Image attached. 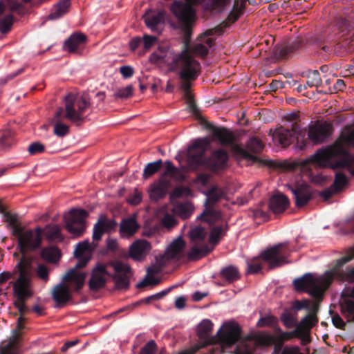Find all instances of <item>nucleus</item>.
<instances>
[{
	"label": "nucleus",
	"instance_id": "f257e3e1",
	"mask_svg": "<svg viewBox=\"0 0 354 354\" xmlns=\"http://www.w3.org/2000/svg\"><path fill=\"white\" fill-rule=\"evenodd\" d=\"M346 147H354V122L352 126L344 128L333 145L319 149L309 158L301 160L300 166L306 171H311L313 167L333 169L350 167L354 162V154L351 153Z\"/></svg>",
	"mask_w": 354,
	"mask_h": 354
},
{
	"label": "nucleus",
	"instance_id": "f03ea898",
	"mask_svg": "<svg viewBox=\"0 0 354 354\" xmlns=\"http://www.w3.org/2000/svg\"><path fill=\"white\" fill-rule=\"evenodd\" d=\"M354 259V247L350 249L347 255L337 260L335 266L323 275L314 277L311 273H306L301 277L293 281L295 289L297 292L308 293L312 297L319 301L322 299L324 292L329 288L335 278L343 281L354 282V268L346 271L340 270L345 263Z\"/></svg>",
	"mask_w": 354,
	"mask_h": 354
},
{
	"label": "nucleus",
	"instance_id": "7ed1b4c3",
	"mask_svg": "<svg viewBox=\"0 0 354 354\" xmlns=\"http://www.w3.org/2000/svg\"><path fill=\"white\" fill-rule=\"evenodd\" d=\"M213 323L209 319H203L197 327V335L201 340L199 345H195L186 350L196 348L195 354L201 348L209 346L203 354H221L226 348L235 344L241 338V329L234 322L225 323L216 335L212 336Z\"/></svg>",
	"mask_w": 354,
	"mask_h": 354
},
{
	"label": "nucleus",
	"instance_id": "20e7f679",
	"mask_svg": "<svg viewBox=\"0 0 354 354\" xmlns=\"http://www.w3.org/2000/svg\"><path fill=\"white\" fill-rule=\"evenodd\" d=\"M210 142V140L207 138H199L189 147L186 159L188 170L196 171L205 165L212 171L223 170L227 167L229 155L223 149L214 150L209 157L207 158L205 157Z\"/></svg>",
	"mask_w": 354,
	"mask_h": 354
},
{
	"label": "nucleus",
	"instance_id": "39448f33",
	"mask_svg": "<svg viewBox=\"0 0 354 354\" xmlns=\"http://www.w3.org/2000/svg\"><path fill=\"white\" fill-rule=\"evenodd\" d=\"M65 109L59 108L55 114L54 133L63 138L69 133V126L62 122L66 118L77 126L84 121V113L91 106L90 99L87 95H76L68 93L64 97Z\"/></svg>",
	"mask_w": 354,
	"mask_h": 354
},
{
	"label": "nucleus",
	"instance_id": "423d86ee",
	"mask_svg": "<svg viewBox=\"0 0 354 354\" xmlns=\"http://www.w3.org/2000/svg\"><path fill=\"white\" fill-rule=\"evenodd\" d=\"M14 272L19 273V277L12 282L13 292L17 298L14 306L19 312L20 316L29 312L26 305V300L33 295L32 290V270L31 261L26 258H22L15 266Z\"/></svg>",
	"mask_w": 354,
	"mask_h": 354
},
{
	"label": "nucleus",
	"instance_id": "0eeeda50",
	"mask_svg": "<svg viewBox=\"0 0 354 354\" xmlns=\"http://www.w3.org/2000/svg\"><path fill=\"white\" fill-rule=\"evenodd\" d=\"M172 66L178 68V75L180 80V89L184 93L186 103L194 101L191 93L192 82H194L201 73V64L187 50H183L177 55L172 62Z\"/></svg>",
	"mask_w": 354,
	"mask_h": 354
},
{
	"label": "nucleus",
	"instance_id": "6e6552de",
	"mask_svg": "<svg viewBox=\"0 0 354 354\" xmlns=\"http://www.w3.org/2000/svg\"><path fill=\"white\" fill-rule=\"evenodd\" d=\"M118 225L117 222L114 219L108 218L104 215H100L97 222L94 224L93 230V241L91 244L89 241H84L80 242L74 251V255L77 259V262L73 269H81L84 268L90 260V257L85 255L86 252H91L94 250L97 244V242L102 239L104 233H110L114 231Z\"/></svg>",
	"mask_w": 354,
	"mask_h": 354
},
{
	"label": "nucleus",
	"instance_id": "1a4fd4ad",
	"mask_svg": "<svg viewBox=\"0 0 354 354\" xmlns=\"http://www.w3.org/2000/svg\"><path fill=\"white\" fill-rule=\"evenodd\" d=\"M290 250L286 243H281L275 245L263 251L257 257L247 261V274H254L259 272L262 269L261 261L268 265L270 270L274 269L287 264L289 261Z\"/></svg>",
	"mask_w": 354,
	"mask_h": 354
},
{
	"label": "nucleus",
	"instance_id": "9d476101",
	"mask_svg": "<svg viewBox=\"0 0 354 354\" xmlns=\"http://www.w3.org/2000/svg\"><path fill=\"white\" fill-rule=\"evenodd\" d=\"M174 1L170 6V10L177 19L178 28L183 34V50H189L192 35V26L195 20V10L192 4H197L202 0Z\"/></svg>",
	"mask_w": 354,
	"mask_h": 354
},
{
	"label": "nucleus",
	"instance_id": "9b49d317",
	"mask_svg": "<svg viewBox=\"0 0 354 354\" xmlns=\"http://www.w3.org/2000/svg\"><path fill=\"white\" fill-rule=\"evenodd\" d=\"M226 196L224 189L217 186L212 187L207 193L205 202V209L198 217L209 224L214 223L221 218V213L214 209V206Z\"/></svg>",
	"mask_w": 354,
	"mask_h": 354
},
{
	"label": "nucleus",
	"instance_id": "f8f14e48",
	"mask_svg": "<svg viewBox=\"0 0 354 354\" xmlns=\"http://www.w3.org/2000/svg\"><path fill=\"white\" fill-rule=\"evenodd\" d=\"M43 229L40 227H36L33 230H28L24 232L19 239V247L22 257L19 259L18 262L22 259L26 258L31 261L32 266V261L31 258L26 257V254L28 251H33L39 248L41 245ZM33 271V267L32 266Z\"/></svg>",
	"mask_w": 354,
	"mask_h": 354
},
{
	"label": "nucleus",
	"instance_id": "ddd939ff",
	"mask_svg": "<svg viewBox=\"0 0 354 354\" xmlns=\"http://www.w3.org/2000/svg\"><path fill=\"white\" fill-rule=\"evenodd\" d=\"M88 213L83 209H73L65 216L66 228L75 236H80L86 229V218Z\"/></svg>",
	"mask_w": 354,
	"mask_h": 354
},
{
	"label": "nucleus",
	"instance_id": "4468645a",
	"mask_svg": "<svg viewBox=\"0 0 354 354\" xmlns=\"http://www.w3.org/2000/svg\"><path fill=\"white\" fill-rule=\"evenodd\" d=\"M109 267H111L109 261L106 263H97L92 269L88 281V287L91 290L98 291L105 286L108 277H111V272L108 270Z\"/></svg>",
	"mask_w": 354,
	"mask_h": 354
},
{
	"label": "nucleus",
	"instance_id": "2eb2a0df",
	"mask_svg": "<svg viewBox=\"0 0 354 354\" xmlns=\"http://www.w3.org/2000/svg\"><path fill=\"white\" fill-rule=\"evenodd\" d=\"M223 32L222 26H217L214 28L207 30L201 37L200 42L195 44L192 48L194 54L205 57L209 53V48L214 44V39L209 37L213 35H221Z\"/></svg>",
	"mask_w": 354,
	"mask_h": 354
},
{
	"label": "nucleus",
	"instance_id": "dca6fc26",
	"mask_svg": "<svg viewBox=\"0 0 354 354\" xmlns=\"http://www.w3.org/2000/svg\"><path fill=\"white\" fill-rule=\"evenodd\" d=\"M109 264L115 271V273H111V277L113 279L116 288L127 289L130 283L129 276L131 272L130 266L120 261H111Z\"/></svg>",
	"mask_w": 354,
	"mask_h": 354
},
{
	"label": "nucleus",
	"instance_id": "f3484780",
	"mask_svg": "<svg viewBox=\"0 0 354 354\" xmlns=\"http://www.w3.org/2000/svg\"><path fill=\"white\" fill-rule=\"evenodd\" d=\"M333 131L332 124L326 122H317L309 127L308 139L314 144L318 145L326 141Z\"/></svg>",
	"mask_w": 354,
	"mask_h": 354
},
{
	"label": "nucleus",
	"instance_id": "a211bd4d",
	"mask_svg": "<svg viewBox=\"0 0 354 354\" xmlns=\"http://www.w3.org/2000/svg\"><path fill=\"white\" fill-rule=\"evenodd\" d=\"M26 319L20 316L17 322L13 338L0 348V354H19V344L22 335V330L25 328Z\"/></svg>",
	"mask_w": 354,
	"mask_h": 354
},
{
	"label": "nucleus",
	"instance_id": "6ab92c4d",
	"mask_svg": "<svg viewBox=\"0 0 354 354\" xmlns=\"http://www.w3.org/2000/svg\"><path fill=\"white\" fill-rule=\"evenodd\" d=\"M354 286L346 288L342 292L339 301L341 311L348 322H354Z\"/></svg>",
	"mask_w": 354,
	"mask_h": 354
},
{
	"label": "nucleus",
	"instance_id": "aec40b11",
	"mask_svg": "<svg viewBox=\"0 0 354 354\" xmlns=\"http://www.w3.org/2000/svg\"><path fill=\"white\" fill-rule=\"evenodd\" d=\"M288 188L292 193L297 207H304L313 198L310 187L306 183L288 185Z\"/></svg>",
	"mask_w": 354,
	"mask_h": 354
},
{
	"label": "nucleus",
	"instance_id": "412c9836",
	"mask_svg": "<svg viewBox=\"0 0 354 354\" xmlns=\"http://www.w3.org/2000/svg\"><path fill=\"white\" fill-rule=\"evenodd\" d=\"M246 147L247 149L238 147L236 152L243 158L256 162L258 160V158L254 154L260 153L263 149L264 145L261 140L252 137L247 142Z\"/></svg>",
	"mask_w": 354,
	"mask_h": 354
},
{
	"label": "nucleus",
	"instance_id": "4be33fe9",
	"mask_svg": "<svg viewBox=\"0 0 354 354\" xmlns=\"http://www.w3.org/2000/svg\"><path fill=\"white\" fill-rule=\"evenodd\" d=\"M183 51V50L180 53L175 54L166 47H159L157 50L151 54L149 59L153 64L165 63L171 70H179L178 68L173 67L171 64L174 59Z\"/></svg>",
	"mask_w": 354,
	"mask_h": 354
},
{
	"label": "nucleus",
	"instance_id": "5701e85b",
	"mask_svg": "<svg viewBox=\"0 0 354 354\" xmlns=\"http://www.w3.org/2000/svg\"><path fill=\"white\" fill-rule=\"evenodd\" d=\"M65 281L57 284L52 290V298L56 302L57 307H61L72 299L70 288Z\"/></svg>",
	"mask_w": 354,
	"mask_h": 354
},
{
	"label": "nucleus",
	"instance_id": "b1692460",
	"mask_svg": "<svg viewBox=\"0 0 354 354\" xmlns=\"http://www.w3.org/2000/svg\"><path fill=\"white\" fill-rule=\"evenodd\" d=\"M170 183L162 176L160 179L153 182L149 189V197L151 201H158L165 198L168 192Z\"/></svg>",
	"mask_w": 354,
	"mask_h": 354
},
{
	"label": "nucleus",
	"instance_id": "393cba45",
	"mask_svg": "<svg viewBox=\"0 0 354 354\" xmlns=\"http://www.w3.org/2000/svg\"><path fill=\"white\" fill-rule=\"evenodd\" d=\"M86 36L81 32L72 34L64 44V49L71 53H78L86 42Z\"/></svg>",
	"mask_w": 354,
	"mask_h": 354
},
{
	"label": "nucleus",
	"instance_id": "a878e982",
	"mask_svg": "<svg viewBox=\"0 0 354 354\" xmlns=\"http://www.w3.org/2000/svg\"><path fill=\"white\" fill-rule=\"evenodd\" d=\"M143 19L146 26L149 28L152 32H160V30L158 26L164 24L165 12L162 10H149L145 14Z\"/></svg>",
	"mask_w": 354,
	"mask_h": 354
},
{
	"label": "nucleus",
	"instance_id": "bb28decb",
	"mask_svg": "<svg viewBox=\"0 0 354 354\" xmlns=\"http://www.w3.org/2000/svg\"><path fill=\"white\" fill-rule=\"evenodd\" d=\"M151 249V243L146 240L135 241L129 248V256L134 260H141L149 253Z\"/></svg>",
	"mask_w": 354,
	"mask_h": 354
},
{
	"label": "nucleus",
	"instance_id": "cd10ccee",
	"mask_svg": "<svg viewBox=\"0 0 354 354\" xmlns=\"http://www.w3.org/2000/svg\"><path fill=\"white\" fill-rule=\"evenodd\" d=\"M207 128L212 130V136L214 138L218 140L222 145H232L235 138L233 133L225 127H214L211 124H208Z\"/></svg>",
	"mask_w": 354,
	"mask_h": 354
},
{
	"label": "nucleus",
	"instance_id": "c85d7f7f",
	"mask_svg": "<svg viewBox=\"0 0 354 354\" xmlns=\"http://www.w3.org/2000/svg\"><path fill=\"white\" fill-rule=\"evenodd\" d=\"M304 44V41L302 39L297 38L286 45L278 48L275 54L281 59H288L292 53L301 48Z\"/></svg>",
	"mask_w": 354,
	"mask_h": 354
},
{
	"label": "nucleus",
	"instance_id": "c756f323",
	"mask_svg": "<svg viewBox=\"0 0 354 354\" xmlns=\"http://www.w3.org/2000/svg\"><path fill=\"white\" fill-rule=\"evenodd\" d=\"M185 247V241L181 237H178L171 243L165 254L168 259L180 260L183 257V251Z\"/></svg>",
	"mask_w": 354,
	"mask_h": 354
},
{
	"label": "nucleus",
	"instance_id": "7c9ffc66",
	"mask_svg": "<svg viewBox=\"0 0 354 354\" xmlns=\"http://www.w3.org/2000/svg\"><path fill=\"white\" fill-rule=\"evenodd\" d=\"M288 198L283 194L273 195L269 201V208L274 214H279L284 212L289 206Z\"/></svg>",
	"mask_w": 354,
	"mask_h": 354
},
{
	"label": "nucleus",
	"instance_id": "2f4dec72",
	"mask_svg": "<svg viewBox=\"0 0 354 354\" xmlns=\"http://www.w3.org/2000/svg\"><path fill=\"white\" fill-rule=\"evenodd\" d=\"M295 134L292 130L280 127L274 131L272 136L273 139L277 141L281 146L286 147L292 143Z\"/></svg>",
	"mask_w": 354,
	"mask_h": 354
},
{
	"label": "nucleus",
	"instance_id": "473e14b6",
	"mask_svg": "<svg viewBox=\"0 0 354 354\" xmlns=\"http://www.w3.org/2000/svg\"><path fill=\"white\" fill-rule=\"evenodd\" d=\"M162 267L160 265H153L147 270V276L145 279L137 284V288H142L147 286H156L160 283V279L153 275L161 272Z\"/></svg>",
	"mask_w": 354,
	"mask_h": 354
},
{
	"label": "nucleus",
	"instance_id": "72a5a7b5",
	"mask_svg": "<svg viewBox=\"0 0 354 354\" xmlns=\"http://www.w3.org/2000/svg\"><path fill=\"white\" fill-rule=\"evenodd\" d=\"M86 274L84 272H77L75 269H71L63 277L62 281L67 282L71 281L74 283V290L79 292L83 287Z\"/></svg>",
	"mask_w": 354,
	"mask_h": 354
},
{
	"label": "nucleus",
	"instance_id": "f704fd0d",
	"mask_svg": "<svg viewBox=\"0 0 354 354\" xmlns=\"http://www.w3.org/2000/svg\"><path fill=\"white\" fill-rule=\"evenodd\" d=\"M140 228L136 216L124 218L120 225V232L122 235H133Z\"/></svg>",
	"mask_w": 354,
	"mask_h": 354
},
{
	"label": "nucleus",
	"instance_id": "c9c22d12",
	"mask_svg": "<svg viewBox=\"0 0 354 354\" xmlns=\"http://www.w3.org/2000/svg\"><path fill=\"white\" fill-rule=\"evenodd\" d=\"M165 171L161 174L163 178L169 176L171 178L176 181L183 182L186 180V175L185 174L184 168L179 169L176 167L172 162L167 160L165 162Z\"/></svg>",
	"mask_w": 354,
	"mask_h": 354
},
{
	"label": "nucleus",
	"instance_id": "e433bc0d",
	"mask_svg": "<svg viewBox=\"0 0 354 354\" xmlns=\"http://www.w3.org/2000/svg\"><path fill=\"white\" fill-rule=\"evenodd\" d=\"M244 2L245 1L243 0L239 5V0H234L233 10L230 12L227 18L219 25L222 26L223 30L226 28L229 27L232 24L236 21L240 17L242 14V9L243 8Z\"/></svg>",
	"mask_w": 354,
	"mask_h": 354
},
{
	"label": "nucleus",
	"instance_id": "4c0bfd02",
	"mask_svg": "<svg viewBox=\"0 0 354 354\" xmlns=\"http://www.w3.org/2000/svg\"><path fill=\"white\" fill-rule=\"evenodd\" d=\"M220 277L229 283L238 281L241 278V274L234 266L230 265L223 268L220 271Z\"/></svg>",
	"mask_w": 354,
	"mask_h": 354
},
{
	"label": "nucleus",
	"instance_id": "58836bf2",
	"mask_svg": "<svg viewBox=\"0 0 354 354\" xmlns=\"http://www.w3.org/2000/svg\"><path fill=\"white\" fill-rule=\"evenodd\" d=\"M212 249L209 248L207 243L192 245L190 251L187 254V257L191 261H196L207 255Z\"/></svg>",
	"mask_w": 354,
	"mask_h": 354
},
{
	"label": "nucleus",
	"instance_id": "ea45409f",
	"mask_svg": "<svg viewBox=\"0 0 354 354\" xmlns=\"http://www.w3.org/2000/svg\"><path fill=\"white\" fill-rule=\"evenodd\" d=\"M188 234L192 245L206 243L205 241L207 232L205 227L196 226L189 231Z\"/></svg>",
	"mask_w": 354,
	"mask_h": 354
},
{
	"label": "nucleus",
	"instance_id": "a19ab883",
	"mask_svg": "<svg viewBox=\"0 0 354 354\" xmlns=\"http://www.w3.org/2000/svg\"><path fill=\"white\" fill-rule=\"evenodd\" d=\"M71 6V0H61L55 6L48 15L51 20L57 19L66 15Z\"/></svg>",
	"mask_w": 354,
	"mask_h": 354
},
{
	"label": "nucleus",
	"instance_id": "79ce46f5",
	"mask_svg": "<svg viewBox=\"0 0 354 354\" xmlns=\"http://www.w3.org/2000/svg\"><path fill=\"white\" fill-rule=\"evenodd\" d=\"M194 211L192 205L189 202L178 203L174 205L173 212L182 219H187L191 216Z\"/></svg>",
	"mask_w": 354,
	"mask_h": 354
},
{
	"label": "nucleus",
	"instance_id": "37998d69",
	"mask_svg": "<svg viewBox=\"0 0 354 354\" xmlns=\"http://www.w3.org/2000/svg\"><path fill=\"white\" fill-rule=\"evenodd\" d=\"M60 254V250L55 246L44 248L41 251V258L50 263H55L58 261Z\"/></svg>",
	"mask_w": 354,
	"mask_h": 354
},
{
	"label": "nucleus",
	"instance_id": "c03bdc74",
	"mask_svg": "<svg viewBox=\"0 0 354 354\" xmlns=\"http://www.w3.org/2000/svg\"><path fill=\"white\" fill-rule=\"evenodd\" d=\"M319 306L318 302H314L311 305L310 304H309V308H307L308 314L304 317H308L307 322H305L306 326H307V328L311 329L318 323L319 319L317 314L319 311Z\"/></svg>",
	"mask_w": 354,
	"mask_h": 354
},
{
	"label": "nucleus",
	"instance_id": "a18cd8bd",
	"mask_svg": "<svg viewBox=\"0 0 354 354\" xmlns=\"http://www.w3.org/2000/svg\"><path fill=\"white\" fill-rule=\"evenodd\" d=\"M308 42L317 47H320L326 53H330L332 51V46L328 44H328V41L326 39L325 35L324 34L315 35L310 38H308Z\"/></svg>",
	"mask_w": 354,
	"mask_h": 354
},
{
	"label": "nucleus",
	"instance_id": "49530a36",
	"mask_svg": "<svg viewBox=\"0 0 354 354\" xmlns=\"http://www.w3.org/2000/svg\"><path fill=\"white\" fill-rule=\"evenodd\" d=\"M15 142V133L10 129L3 130L0 136V148L6 150Z\"/></svg>",
	"mask_w": 354,
	"mask_h": 354
},
{
	"label": "nucleus",
	"instance_id": "de8ad7c7",
	"mask_svg": "<svg viewBox=\"0 0 354 354\" xmlns=\"http://www.w3.org/2000/svg\"><path fill=\"white\" fill-rule=\"evenodd\" d=\"M47 231L45 234L46 239L49 241H59L64 240V236L61 233V228L58 225H46Z\"/></svg>",
	"mask_w": 354,
	"mask_h": 354
},
{
	"label": "nucleus",
	"instance_id": "09e8293b",
	"mask_svg": "<svg viewBox=\"0 0 354 354\" xmlns=\"http://www.w3.org/2000/svg\"><path fill=\"white\" fill-rule=\"evenodd\" d=\"M162 166V160L161 159L154 162L147 163L143 170L142 178L147 179L156 173H157Z\"/></svg>",
	"mask_w": 354,
	"mask_h": 354
},
{
	"label": "nucleus",
	"instance_id": "8fccbe9b",
	"mask_svg": "<svg viewBox=\"0 0 354 354\" xmlns=\"http://www.w3.org/2000/svg\"><path fill=\"white\" fill-rule=\"evenodd\" d=\"M306 84L309 87H319L322 84L320 74L317 70L309 71L306 74Z\"/></svg>",
	"mask_w": 354,
	"mask_h": 354
},
{
	"label": "nucleus",
	"instance_id": "3c124183",
	"mask_svg": "<svg viewBox=\"0 0 354 354\" xmlns=\"http://www.w3.org/2000/svg\"><path fill=\"white\" fill-rule=\"evenodd\" d=\"M308 317H304L300 321L299 324L297 325L295 329L292 331H289L290 337L291 339L294 337H301L306 332L310 329L307 328L305 322H307Z\"/></svg>",
	"mask_w": 354,
	"mask_h": 354
},
{
	"label": "nucleus",
	"instance_id": "603ef678",
	"mask_svg": "<svg viewBox=\"0 0 354 354\" xmlns=\"http://www.w3.org/2000/svg\"><path fill=\"white\" fill-rule=\"evenodd\" d=\"M347 183L348 178L346 176L341 172H337L335 174V180L331 186L335 192L339 193Z\"/></svg>",
	"mask_w": 354,
	"mask_h": 354
},
{
	"label": "nucleus",
	"instance_id": "864d4df0",
	"mask_svg": "<svg viewBox=\"0 0 354 354\" xmlns=\"http://www.w3.org/2000/svg\"><path fill=\"white\" fill-rule=\"evenodd\" d=\"M192 194V190L187 186H177L170 194V200L180 198L184 196H189Z\"/></svg>",
	"mask_w": 354,
	"mask_h": 354
},
{
	"label": "nucleus",
	"instance_id": "5fc2aeb1",
	"mask_svg": "<svg viewBox=\"0 0 354 354\" xmlns=\"http://www.w3.org/2000/svg\"><path fill=\"white\" fill-rule=\"evenodd\" d=\"M224 230H225L222 225L213 227L211 230L209 237V243L213 245H217L219 242L221 236L223 234Z\"/></svg>",
	"mask_w": 354,
	"mask_h": 354
},
{
	"label": "nucleus",
	"instance_id": "6e6d98bb",
	"mask_svg": "<svg viewBox=\"0 0 354 354\" xmlns=\"http://www.w3.org/2000/svg\"><path fill=\"white\" fill-rule=\"evenodd\" d=\"M13 24V16L12 15H7L4 17L0 19V32L2 34L8 32Z\"/></svg>",
	"mask_w": 354,
	"mask_h": 354
},
{
	"label": "nucleus",
	"instance_id": "4d7b16f0",
	"mask_svg": "<svg viewBox=\"0 0 354 354\" xmlns=\"http://www.w3.org/2000/svg\"><path fill=\"white\" fill-rule=\"evenodd\" d=\"M133 91L132 85H128L126 87L118 88L113 95L115 99H127L133 95Z\"/></svg>",
	"mask_w": 354,
	"mask_h": 354
},
{
	"label": "nucleus",
	"instance_id": "13d9d810",
	"mask_svg": "<svg viewBox=\"0 0 354 354\" xmlns=\"http://www.w3.org/2000/svg\"><path fill=\"white\" fill-rule=\"evenodd\" d=\"M281 320L286 328L293 327L297 321L289 310L286 309L281 316Z\"/></svg>",
	"mask_w": 354,
	"mask_h": 354
},
{
	"label": "nucleus",
	"instance_id": "bf43d9fd",
	"mask_svg": "<svg viewBox=\"0 0 354 354\" xmlns=\"http://www.w3.org/2000/svg\"><path fill=\"white\" fill-rule=\"evenodd\" d=\"M284 118L289 122H292L291 130L295 133H297L300 131V127L297 122L299 118V114L297 113H291L285 115Z\"/></svg>",
	"mask_w": 354,
	"mask_h": 354
},
{
	"label": "nucleus",
	"instance_id": "052dcab7",
	"mask_svg": "<svg viewBox=\"0 0 354 354\" xmlns=\"http://www.w3.org/2000/svg\"><path fill=\"white\" fill-rule=\"evenodd\" d=\"M37 277L46 282L49 279V271L46 266L39 263L36 270Z\"/></svg>",
	"mask_w": 354,
	"mask_h": 354
},
{
	"label": "nucleus",
	"instance_id": "680f3d73",
	"mask_svg": "<svg viewBox=\"0 0 354 354\" xmlns=\"http://www.w3.org/2000/svg\"><path fill=\"white\" fill-rule=\"evenodd\" d=\"M157 345L154 340L148 342L141 349L140 354H155Z\"/></svg>",
	"mask_w": 354,
	"mask_h": 354
},
{
	"label": "nucleus",
	"instance_id": "e2e57ef3",
	"mask_svg": "<svg viewBox=\"0 0 354 354\" xmlns=\"http://www.w3.org/2000/svg\"><path fill=\"white\" fill-rule=\"evenodd\" d=\"M257 343L263 346H268L275 342V338L270 335L259 336L257 340Z\"/></svg>",
	"mask_w": 354,
	"mask_h": 354
},
{
	"label": "nucleus",
	"instance_id": "0e129e2a",
	"mask_svg": "<svg viewBox=\"0 0 354 354\" xmlns=\"http://www.w3.org/2000/svg\"><path fill=\"white\" fill-rule=\"evenodd\" d=\"M44 146L38 142L31 143L28 149V151L30 155H35L40 153L44 151Z\"/></svg>",
	"mask_w": 354,
	"mask_h": 354
},
{
	"label": "nucleus",
	"instance_id": "69168bd1",
	"mask_svg": "<svg viewBox=\"0 0 354 354\" xmlns=\"http://www.w3.org/2000/svg\"><path fill=\"white\" fill-rule=\"evenodd\" d=\"M310 301L308 299L296 300L293 302L291 309L296 310H301L309 308Z\"/></svg>",
	"mask_w": 354,
	"mask_h": 354
},
{
	"label": "nucleus",
	"instance_id": "338daca9",
	"mask_svg": "<svg viewBox=\"0 0 354 354\" xmlns=\"http://www.w3.org/2000/svg\"><path fill=\"white\" fill-rule=\"evenodd\" d=\"M162 223L165 227L171 228L176 225L177 221L172 215L167 214L163 216Z\"/></svg>",
	"mask_w": 354,
	"mask_h": 354
},
{
	"label": "nucleus",
	"instance_id": "774afa93",
	"mask_svg": "<svg viewBox=\"0 0 354 354\" xmlns=\"http://www.w3.org/2000/svg\"><path fill=\"white\" fill-rule=\"evenodd\" d=\"M120 72L124 79H128L133 75L134 69L130 66H122L120 68Z\"/></svg>",
	"mask_w": 354,
	"mask_h": 354
}]
</instances>
